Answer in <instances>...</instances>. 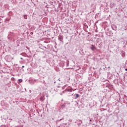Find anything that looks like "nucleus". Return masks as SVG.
Segmentation results:
<instances>
[{"instance_id":"17","label":"nucleus","mask_w":127,"mask_h":127,"mask_svg":"<svg viewBox=\"0 0 127 127\" xmlns=\"http://www.w3.org/2000/svg\"><path fill=\"white\" fill-rule=\"evenodd\" d=\"M63 93H64V91H62V93H60V94L61 96H62V95H63Z\"/></svg>"},{"instance_id":"4","label":"nucleus","mask_w":127,"mask_h":127,"mask_svg":"<svg viewBox=\"0 0 127 127\" xmlns=\"http://www.w3.org/2000/svg\"><path fill=\"white\" fill-rule=\"evenodd\" d=\"M111 27L113 30H115V31H117L118 29V27L115 24H112L111 25Z\"/></svg>"},{"instance_id":"12","label":"nucleus","mask_w":127,"mask_h":127,"mask_svg":"<svg viewBox=\"0 0 127 127\" xmlns=\"http://www.w3.org/2000/svg\"><path fill=\"white\" fill-rule=\"evenodd\" d=\"M66 91L67 92H72V91H73V88H72V87H70L69 88H67Z\"/></svg>"},{"instance_id":"14","label":"nucleus","mask_w":127,"mask_h":127,"mask_svg":"<svg viewBox=\"0 0 127 127\" xmlns=\"http://www.w3.org/2000/svg\"><path fill=\"white\" fill-rule=\"evenodd\" d=\"M23 17L25 19H27V15H24Z\"/></svg>"},{"instance_id":"20","label":"nucleus","mask_w":127,"mask_h":127,"mask_svg":"<svg viewBox=\"0 0 127 127\" xmlns=\"http://www.w3.org/2000/svg\"><path fill=\"white\" fill-rule=\"evenodd\" d=\"M22 68H24V65L22 66Z\"/></svg>"},{"instance_id":"9","label":"nucleus","mask_w":127,"mask_h":127,"mask_svg":"<svg viewBox=\"0 0 127 127\" xmlns=\"http://www.w3.org/2000/svg\"><path fill=\"white\" fill-rule=\"evenodd\" d=\"M61 107L63 109H65V108H66V103H62L61 105Z\"/></svg>"},{"instance_id":"22","label":"nucleus","mask_w":127,"mask_h":127,"mask_svg":"<svg viewBox=\"0 0 127 127\" xmlns=\"http://www.w3.org/2000/svg\"><path fill=\"white\" fill-rule=\"evenodd\" d=\"M89 122H92V120H89Z\"/></svg>"},{"instance_id":"25","label":"nucleus","mask_w":127,"mask_h":127,"mask_svg":"<svg viewBox=\"0 0 127 127\" xmlns=\"http://www.w3.org/2000/svg\"><path fill=\"white\" fill-rule=\"evenodd\" d=\"M62 102H63V99L62 100Z\"/></svg>"},{"instance_id":"6","label":"nucleus","mask_w":127,"mask_h":127,"mask_svg":"<svg viewBox=\"0 0 127 127\" xmlns=\"http://www.w3.org/2000/svg\"><path fill=\"white\" fill-rule=\"evenodd\" d=\"M116 6V3L115 2H111L110 3V8H114Z\"/></svg>"},{"instance_id":"11","label":"nucleus","mask_w":127,"mask_h":127,"mask_svg":"<svg viewBox=\"0 0 127 127\" xmlns=\"http://www.w3.org/2000/svg\"><path fill=\"white\" fill-rule=\"evenodd\" d=\"M45 100V98H44V96H42L40 98V100L41 102H43V101H44Z\"/></svg>"},{"instance_id":"13","label":"nucleus","mask_w":127,"mask_h":127,"mask_svg":"<svg viewBox=\"0 0 127 127\" xmlns=\"http://www.w3.org/2000/svg\"><path fill=\"white\" fill-rule=\"evenodd\" d=\"M108 108H109V106L107 105L106 106V108H103L102 110L103 111H107V110H108Z\"/></svg>"},{"instance_id":"15","label":"nucleus","mask_w":127,"mask_h":127,"mask_svg":"<svg viewBox=\"0 0 127 127\" xmlns=\"http://www.w3.org/2000/svg\"><path fill=\"white\" fill-rule=\"evenodd\" d=\"M22 82V79H20L18 80V83H21Z\"/></svg>"},{"instance_id":"10","label":"nucleus","mask_w":127,"mask_h":127,"mask_svg":"<svg viewBox=\"0 0 127 127\" xmlns=\"http://www.w3.org/2000/svg\"><path fill=\"white\" fill-rule=\"evenodd\" d=\"M65 62L62 61V62H61L60 63V65L62 67H64V66H65Z\"/></svg>"},{"instance_id":"18","label":"nucleus","mask_w":127,"mask_h":127,"mask_svg":"<svg viewBox=\"0 0 127 127\" xmlns=\"http://www.w3.org/2000/svg\"><path fill=\"white\" fill-rule=\"evenodd\" d=\"M75 103H76L77 107L79 105V103L77 102V101H75Z\"/></svg>"},{"instance_id":"1","label":"nucleus","mask_w":127,"mask_h":127,"mask_svg":"<svg viewBox=\"0 0 127 127\" xmlns=\"http://www.w3.org/2000/svg\"><path fill=\"white\" fill-rule=\"evenodd\" d=\"M15 35L14 34L13 32H10L7 36V39L9 41H11V40H12V37L14 38Z\"/></svg>"},{"instance_id":"3","label":"nucleus","mask_w":127,"mask_h":127,"mask_svg":"<svg viewBox=\"0 0 127 127\" xmlns=\"http://www.w3.org/2000/svg\"><path fill=\"white\" fill-rule=\"evenodd\" d=\"M5 59H6V61H7V62H10V61L12 60V58L10 55L6 56Z\"/></svg>"},{"instance_id":"2","label":"nucleus","mask_w":127,"mask_h":127,"mask_svg":"<svg viewBox=\"0 0 127 127\" xmlns=\"http://www.w3.org/2000/svg\"><path fill=\"white\" fill-rule=\"evenodd\" d=\"M64 38V36H63V35H62V34H60V35L58 36V39L60 41H61V42H63V39Z\"/></svg>"},{"instance_id":"5","label":"nucleus","mask_w":127,"mask_h":127,"mask_svg":"<svg viewBox=\"0 0 127 127\" xmlns=\"http://www.w3.org/2000/svg\"><path fill=\"white\" fill-rule=\"evenodd\" d=\"M49 65H50V66H54V65H55V64L54 63V61H53V60H51L49 61Z\"/></svg>"},{"instance_id":"7","label":"nucleus","mask_w":127,"mask_h":127,"mask_svg":"<svg viewBox=\"0 0 127 127\" xmlns=\"http://www.w3.org/2000/svg\"><path fill=\"white\" fill-rule=\"evenodd\" d=\"M60 89L61 90H63V88H61L60 86H58V88H55L54 90L56 92H60Z\"/></svg>"},{"instance_id":"16","label":"nucleus","mask_w":127,"mask_h":127,"mask_svg":"<svg viewBox=\"0 0 127 127\" xmlns=\"http://www.w3.org/2000/svg\"><path fill=\"white\" fill-rule=\"evenodd\" d=\"M79 96L80 95L79 94H76L75 95V99H77V98H79Z\"/></svg>"},{"instance_id":"26","label":"nucleus","mask_w":127,"mask_h":127,"mask_svg":"<svg viewBox=\"0 0 127 127\" xmlns=\"http://www.w3.org/2000/svg\"><path fill=\"white\" fill-rule=\"evenodd\" d=\"M62 119H61L60 121H62Z\"/></svg>"},{"instance_id":"19","label":"nucleus","mask_w":127,"mask_h":127,"mask_svg":"<svg viewBox=\"0 0 127 127\" xmlns=\"http://www.w3.org/2000/svg\"><path fill=\"white\" fill-rule=\"evenodd\" d=\"M21 60H23V58H20Z\"/></svg>"},{"instance_id":"23","label":"nucleus","mask_w":127,"mask_h":127,"mask_svg":"<svg viewBox=\"0 0 127 127\" xmlns=\"http://www.w3.org/2000/svg\"><path fill=\"white\" fill-rule=\"evenodd\" d=\"M106 4H107V5H108V3H107Z\"/></svg>"},{"instance_id":"8","label":"nucleus","mask_w":127,"mask_h":127,"mask_svg":"<svg viewBox=\"0 0 127 127\" xmlns=\"http://www.w3.org/2000/svg\"><path fill=\"white\" fill-rule=\"evenodd\" d=\"M90 49L92 50V51H95L97 49V48L94 46V45H91V46L90 47Z\"/></svg>"},{"instance_id":"24","label":"nucleus","mask_w":127,"mask_h":127,"mask_svg":"<svg viewBox=\"0 0 127 127\" xmlns=\"http://www.w3.org/2000/svg\"><path fill=\"white\" fill-rule=\"evenodd\" d=\"M54 83H56V81H55Z\"/></svg>"},{"instance_id":"21","label":"nucleus","mask_w":127,"mask_h":127,"mask_svg":"<svg viewBox=\"0 0 127 127\" xmlns=\"http://www.w3.org/2000/svg\"><path fill=\"white\" fill-rule=\"evenodd\" d=\"M125 71H127V68H126V69H125Z\"/></svg>"},{"instance_id":"27","label":"nucleus","mask_w":127,"mask_h":127,"mask_svg":"<svg viewBox=\"0 0 127 127\" xmlns=\"http://www.w3.org/2000/svg\"><path fill=\"white\" fill-rule=\"evenodd\" d=\"M30 92H31V90H30Z\"/></svg>"}]
</instances>
